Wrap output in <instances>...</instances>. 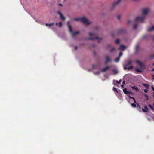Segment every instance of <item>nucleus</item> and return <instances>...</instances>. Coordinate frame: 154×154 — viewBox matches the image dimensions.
Listing matches in <instances>:
<instances>
[{"instance_id": "obj_1", "label": "nucleus", "mask_w": 154, "mask_h": 154, "mask_svg": "<svg viewBox=\"0 0 154 154\" xmlns=\"http://www.w3.org/2000/svg\"><path fill=\"white\" fill-rule=\"evenodd\" d=\"M73 20L75 21H80L86 25H88L91 23L85 17L74 18Z\"/></svg>"}, {"instance_id": "obj_2", "label": "nucleus", "mask_w": 154, "mask_h": 154, "mask_svg": "<svg viewBox=\"0 0 154 154\" xmlns=\"http://www.w3.org/2000/svg\"><path fill=\"white\" fill-rule=\"evenodd\" d=\"M68 27L69 28V31L70 34H71L72 36L73 37L75 35L79 34V32L78 31L76 32H74L72 29V27L70 25L69 22L68 21L67 23Z\"/></svg>"}, {"instance_id": "obj_3", "label": "nucleus", "mask_w": 154, "mask_h": 154, "mask_svg": "<svg viewBox=\"0 0 154 154\" xmlns=\"http://www.w3.org/2000/svg\"><path fill=\"white\" fill-rule=\"evenodd\" d=\"M132 63V61L131 60L128 61L127 63L124 65V68L125 69H128V70H130L133 69L134 66L132 65L130 66V65Z\"/></svg>"}, {"instance_id": "obj_4", "label": "nucleus", "mask_w": 154, "mask_h": 154, "mask_svg": "<svg viewBox=\"0 0 154 154\" xmlns=\"http://www.w3.org/2000/svg\"><path fill=\"white\" fill-rule=\"evenodd\" d=\"M89 35H93V37L88 38H87L88 40H92L94 39L100 40L102 39L101 38H99L96 35L92 34L91 33H89Z\"/></svg>"}, {"instance_id": "obj_5", "label": "nucleus", "mask_w": 154, "mask_h": 154, "mask_svg": "<svg viewBox=\"0 0 154 154\" xmlns=\"http://www.w3.org/2000/svg\"><path fill=\"white\" fill-rule=\"evenodd\" d=\"M145 16H137L136 17L135 19V21L136 22L137 21H139L140 22H143L144 21V19L145 18Z\"/></svg>"}, {"instance_id": "obj_6", "label": "nucleus", "mask_w": 154, "mask_h": 154, "mask_svg": "<svg viewBox=\"0 0 154 154\" xmlns=\"http://www.w3.org/2000/svg\"><path fill=\"white\" fill-rule=\"evenodd\" d=\"M149 11V9L148 8H145L142 10V13L144 15H146Z\"/></svg>"}, {"instance_id": "obj_7", "label": "nucleus", "mask_w": 154, "mask_h": 154, "mask_svg": "<svg viewBox=\"0 0 154 154\" xmlns=\"http://www.w3.org/2000/svg\"><path fill=\"white\" fill-rule=\"evenodd\" d=\"M121 1V0H118L116 2H114L112 5V8L113 9Z\"/></svg>"}, {"instance_id": "obj_8", "label": "nucleus", "mask_w": 154, "mask_h": 154, "mask_svg": "<svg viewBox=\"0 0 154 154\" xmlns=\"http://www.w3.org/2000/svg\"><path fill=\"white\" fill-rule=\"evenodd\" d=\"M111 59L109 56H106V61L105 62V64H106L108 62L111 61Z\"/></svg>"}, {"instance_id": "obj_9", "label": "nucleus", "mask_w": 154, "mask_h": 154, "mask_svg": "<svg viewBox=\"0 0 154 154\" xmlns=\"http://www.w3.org/2000/svg\"><path fill=\"white\" fill-rule=\"evenodd\" d=\"M57 13L60 15V17L62 20H64L65 19V17L60 11H57Z\"/></svg>"}, {"instance_id": "obj_10", "label": "nucleus", "mask_w": 154, "mask_h": 154, "mask_svg": "<svg viewBox=\"0 0 154 154\" xmlns=\"http://www.w3.org/2000/svg\"><path fill=\"white\" fill-rule=\"evenodd\" d=\"M109 66H108L105 68L102 69L101 70V71L102 72H106L107 70L109 69Z\"/></svg>"}, {"instance_id": "obj_11", "label": "nucleus", "mask_w": 154, "mask_h": 154, "mask_svg": "<svg viewBox=\"0 0 154 154\" xmlns=\"http://www.w3.org/2000/svg\"><path fill=\"white\" fill-rule=\"evenodd\" d=\"M144 108L145 109H142V110L143 112H146L148 111V109L146 106H144Z\"/></svg>"}, {"instance_id": "obj_12", "label": "nucleus", "mask_w": 154, "mask_h": 154, "mask_svg": "<svg viewBox=\"0 0 154 154\" xmlns=\"http://www.w3.org/2000/svg\"><path fill=\"white\" fill-rule=\"evenodd\" d=\"M125 48L126 47L125 46L122 45H121L120 46V48H119V49L120 50H124Z\"/></svg>"}, {"instance_id": "obj_13", "label": "nucleus", "mask_w": 154, "mask_h": 154, "mask_svg": "<svg viewBox=\"0 0 154 154\" xmlns=\"http://www.w3.org/2000/svg\"><path fill=\"white\" fill-rule=\"evenodd\" d=\"M154 30V26H153L149 28L148 29V31H151Z\"/></svg>"}, {"instance_id": "obj_14", "label": "nucleus", "mask_w": 154, "mask_h": 154, "mask_svg": "<svg viewBox=\"0 0 154 154\" xmlns=\"http://www.w3.org/2000/svg\"><path fill=\"white\" fill-rule=\"evenodd\" d=\"M56 25L57 26H59L60 27H61V26H62V23L61 22H60L59 23H56Z\"/></svg>"}, {"instance_id": "obj_15", "label": "nucleus", "mask_w": 154, "mask_h": 154, "mask_svg": "<svg viewBox=\"0 0 154 154\" xmlns=\"http://www.w3.org/2000/svg\"><path fill=\"white\" fill-rule=\"evenodd\" d=\"M136 62L139 65L140 67L142 66V64L140 61L137 60L136 61Z\"/></svg>"}, {"instance_id": "obj_16", "label": "nucleus", "mask_w": 154, "mask_h": 154, "mask_svg": "<svg viewBox=\"0 0 154 154\" xmlns=\"http://www.w3.org/2000/svg\"><path fill=\"white\" fill-rule=\"evenodd\" d=\"M54 23H50V24H48V23H46L45 25L47 26H52V25H54Z\"/></svg>"}, {"instance_id": "obj_17", "label": "nucleus", "mask_w": 154, "mask_h": 154, "mask_svg": "<svg viewBox=\"0 0 154 154\" xmlns=\"http://www.w3.org/2000/svg\"><path fill=\"white\" fill-rule=\"evenodd\" d=\"M138 26V24L137 23H135V24H134V26H133V28L134 29H137V27Z\"/></svg>"}, {"instance_id": "obj_18", "label": "nucleus", "mask_w": 154, "mask_h": 154, "mask_svg": "<svg viewBox=\"0 0 154 154\" xmlns=\"http://www.w3.org/2000/svg\"><path fill=\"white\" fill-rule=\"evenodd\" d=\"M123 91L124 92V93L125 94H128V91H127V89L126 88H125V89H124L123 90Z\"/></svg>"}, {"instance_id": "obj_19", "label": "nucleus", "mask_w": 154, "mask_h": 154, "mask_svg": "<svg viewBox=\"0 0 154 154\" xmlns=\"http://www.w3.org/2000/svg\"><path fill=\"white\" fill-rule=\"evenodd\" d=\"M135 70L136 72L139 73H141L142 72V70L138 69L136 68V69Z\"/></svg>"}, {"instance_id": "obj_20", "label": "nucleus", "mask_w": 154, "mask_h": 154, "mask_svg": "<svg viewBox=\"0 0 154 154\" xmlns=\"http://www.w3.org/2000/svg\"><path fill=\"white\" fill-rule=\"evenodd\" d=\"M144 96L146 100H149V98L148 95L145 94L144 95Z\"/></svg>"}, {"instance_id": "obj_21", "label": "nucleus", "mask_w": 154, "mask_h": 154, "mask_svg": "<svg viewBox=\"0 0 154 154\" xmlns=\"http://www.w3.org/2000/svg\"><path fill=\"white\" fill-rule=\"evenodd\" d=\"M115 50L116 48L114 47H113L111 49H110V52H112L113 51H115Z\"/></svg>"}, {"instance_id": "obj_22", "label": "nucleus", "mask_w": 154, "mask_h": 154, "mask_svg": "<svg viewBox=\"0 0 154 154\" xmlns=\"http://www.w3.org/2000/svg\"><path fill=\"white\" fill-rule=\"evenodd\" d=\"M129 98L130 99H133L134 100V103H136V100H135V98L134 97L130 96L129 97Z\"/></svg>"}, {"instance_id": "obj_23", "label": "nucleus", "mask_w": 154, "mask_h": 154, "mask_svg": "<svg viewBox=\"0 0 154 154\" xmlns=\"http://www.w3.org/2000/svg\"><path fill=\"white\" fill-rule=\"evenodd\" d=\"M148 106H149L150 107V108H151V109L152 110H154V108L152 106V105H151L150 104H149L148 105Z\"/></svg>"}, {"instance_id": "obj_24", "label": "nucleus", "mask_w": 154, "mask_h": 154, "mask_svg": "<svg viewBox=\"0 0 154 154\" xmlns=\"http://www.w3.org/2000/svg\"><path fill=\"white\" fill-rule=\"evenodd\" d=\"M115 43L117 44H119L120 43V41L119 39L116 40L115 42Z\"/></svg>"}, {"instance_id": "obj_25", "label": "nucleus", "mask_w": 154, "mask_h": 154, "mask_svg": "<svg viewBox=\"0 0 154 154\" xmlns=\"http://www.w3.org/2000/svg\"><path fill=\"white\" fill-rule=\"evenodd\" d=\"M132 89H135L136 90H138V88L136 86H132Z\"/></svg>"}, {"instance_id": "obj_26", "label": "nucleus", "mask_w": 154, "mask_h": 154, "mask_svg": "<svg viewBox=\"0 0 154 154\" xmlns=\"http://www.w3.org/2000/svg\"><path fill=\"white\" fill-rule=\"evenodd\" d=\"M120 60V57H117L116 59L115 60V61L116 62H118L119 61V60Z\"/></svg>"}, {"instance_id": "obj_27", "label": "nucleus", "mask_w": 154, "mask_h": 154, "mask_svg": "<svg viewBox=\"0 0 154 154\" xmlns=\"http://www.w3.org/2000/svg\"><path fill=\"white\" fill-rule=\"evenodd\" d=\"M131 105L133 107H136V105L135 103H131Z\"/></svg>"}, {"instance_id": "obj_28", "label": "nucleus", "mask_w": 154, "mask_h": 154, "mask_svg": "<svg viewBox=\"0 0 154 154\" xmlns=\"http://www.w3.org/2000/svg\"><path fill=\"white\" fill-rule=\"evenodd\" d=\"M94 73L95 75H98L100 74V72L99 71H96L95 72H94Z\"/></svg>"}, {"instance_id": "obj_29", "label": "nucleus", "mask_w": 154, "mask_h": 154, "mask_svg": "<svg viewBox=\"0 0 154 154\" xmlns=\"http://www.w3.org/2000/svg\"><path fill=\"white\" fill-rule=\"evenodd\" d=\"M139 48V45L138 44L136 45V49L137 51Z\"/></svg>"}, {"instance_id": "obj_30", "label": "nucleus", "mask_w": 154, "mask_h": 154, "mask_svg": "<svg viewBox=\"0 0 154 154\" xmlns=\"http://www.w3.org/2000/svg\"><path fill=\"white\" fill-rule=\"evenodd\" d=\"M112 88L113 90H114V91H116L117 93L118 92L117 90L116 89V88L113 87Z\"/></svg>"}, {"instance_id": "obj_31", "label": "nucleus", "mask_w": 154, "mask_h": 154, "mask_svg": "<svg viewBox=\"0 0 154 154\" xmlns=\"http://www.w3.org/2000/svg\"><path fill=\"white\" fill-rule=\"evenodd\" d=\"M143 85L144 86H145V87H148L149 86V85L147 84L143 83Z\"/></svg>"}, {"instance_id": "obj_32", "label": "nucleus", "mask_w": 154, "mask_h": 154, "mask_svg": "<svg viewBox=\"0 0 154 154\" xmlns=\"http://www.w3.org/2000/svg\"><path fill=\"white\" fill-rule=\"evenodd\" d=\"M117 18L118 20H119L120 19V15H118L117 17Z\"/></svg>"}, {"instance_id": "obj_33", "label": "nucleus", "mask_w": 154, "mask_h": 154, "mask_svg": "<svg viewBox=\"0 0 154 154\" xmlns=\"http://www.w3.org/2000/svg\"><path fill=\"white\" fill-rule=\"evenodd\" d=\"M154 58V54L150 56V58L152 59Z\"/></svg>"}, {"instance_id": "obj_34", "label": "nucleus", "mask_w": 154, "mask_h": 154, "mask_svg": "<svg viewBox=\"0 0 154 154\" xmlns=\"http://www.w3.org/2000/svg\"><path fill=\"white\" fill-rule=\"evenodd\" d=\"M122 55V52H120L119 53V57H121V56Z\"/></svg>"}, {"instance_id": "obj_35", "label": "nucleus", "mask_w": 154, "mask_h": 154, "mask_svg": "<svg viewBox=\"0 0 154 154\" xmlns=\"http://www.w3.org/2000/svg\"><path fill=\"white\" fill-rule=\"evenodd\" d=\"M116 82L118 84H119L120 83V81H116Z\"/></svg>"}, {"instance_id": "obj_36", "label": "nucleus", "mask_w": 154, "mask_h": 154, "mask_svg": "<svg viewBox=\"0 0 154 154\" xmlns=\"http://www.w3.org/2000/svg\"><path fill=\"white\" fill-rule=\"evenodd\" d=\"M122 32V31L121 30L119 31V32H116V33L117 34H119L120 33V32Z\"/></svg>"}, {"instance_id": "obj_37", "label": "nucleus", "mask_w": 154, "mask_h": 154, "mask_svg": "<svg viewBox=\"0 0 154 154\" xmlns=\"http://www.w3.org/2000/svg\"><path fill=\"white\" fill-rule=\"evenodd\" d=\"M144 91L146 93H147L148 91V90L146 89H145L144 90Z\"/></svg>"}, {"instance_id": "obj_38", "label": "nucleus", "mask_w": 154, "mask_h": 154, "mask_svg": "<svg viewBox=\"0 0 154 154\" xmlns=\"http://www.w3.org/2000/svg\"><path fill=\"white\" fill-rule=\"evenodd\" d=\"M58 5V6H60L61 7H62L63 6V5L61 4H59Z\"/></svg>"}, {"instance_id": "obj_39", "label": "nucleus", "mask_w": 154, "mask_h": 154, "mask_svg": "<svg viewBox=\"0 0 154 154\" xmlns=\"http://www.w3.org/2000/svg\"><path fill=\"white\" fill-rule=\"evenodd\" d=\"M111 46L109 44L107 45V47H110Z\"/></svg>"}, {"instance_id": "obj_40", "label": "nucleus", "mask_w": 154, "mask_h": 154, "mask_svg": "<svg viewBox=\"0 0 154 154\" xmlns=\"http://www.w3.org/2000/svg\"><path fill=\"white\" fill-rule=\"evenodd\" d=\"M125 81H123L122 82V84L124 85L125 84Z\"/></svg>"}, {"instance_id": "obj_41", "label": "nucleus", "mask_w": 154, "mask_h": 154, "mask_svg": "<svg viewBox=\"0 0 154 154\" xmlns=\"http://www.w3.org/2000/svg\"><path fill=\"white\" fill-rule=\"evenodd\" d=\"M152 89L154 91V87L153 86L152 87Z\"/></svg>"}, {"instance_id": "obj_42", "label": "nucleus", "mask_w": 154, "mask_h": 154, "mask_svg": "<svg viewBox=\"0 0 154 154\" xmlns=\"http://www.w3.org/2000/svg\"><path fill=\"white\" fill-rule=\"evenodd\" d=\"M77 48H78V47H77V46H75V50H76L77 49Z\"/></svg>"}, {"instance_id": "obj_43", "label": "nucleus", "mask_w": 154, "mask_h": 154, "mask_svg": "<svg viewBox=\"0 0 154 154\" xmlns=\"http://www.w3.org/2000/svg\"><path fill=\"white\" fill-rule=\"evenodd\" d=\"M95 66V65H92V67H93V68H94Z\"/></svg>"}, {"instance_id": "obj_44", "label": "nucleus", "mask_w": 154, "mask_h": 154, "mask_svg": "<svg viewBox=\"0 0 154 154\" xmlns=\"http://www.w3.org/2000/svg\"><path fill=\"white\" fill-rule=\"evenodd\" d=\"M131 23V21L130 20H128V23Z\"/></svg>"}, {"instance_id": "obj_45", "label": "nucleus", "mask_w": 154, "mask_h": 154, "mask_svg": "<svg viewBox=\"0 0 154 154\" xmlns=\"http://www.w3.org/2000/svg\"><path fill=\"white\" fill-rule=\"evenodd\" d=\"M92 46H93V47H95V45H94V44H92Z\"/></svg>"}, {"instance_id": "obj_46", "label": "nucleus", "mask_w": 154, "mask_h": 154, "mask_svg": "<svg viewBox=\"0 0 154 154\" xmlns=\"http://www.w3.org/2000/svg\"><path fill=\"white\" fill-rule=\"evenodd\" d=\"M152 76L153 77V79H154V74L152 75Z\"/></svg>"}, {"instance_id": "obj_47", "label": "nucleus", "mask_w": 154, "mask_h": 154, "mask_svg": "<svg viewBox=\"0 0 154 154\" xmlns=\"http://www.w3.org/2000/svg\"><path fill=\"white\" fill-rule=\"evenodd\" d=\"M121 86L122 87V88H124V86L122 85H121Z\"/></svg>"}, {"instance_id": "obj_48", "label": "nucleus", "mask_w": 154, "mask_h": 154, "mask_svg": "<svg viewBox=\"0 0 154 154\" xmlns=\"http://www.w3.org/2000/svg\"><path fill=\"white\" fill-rule=\"evenodd\" d=\"M153 97L154 98V92L153 93Z\"/></svg>"}, {"instance_id": "obj_49", "label": "nucleus", "mask_w": 154, "mask_h": 154, "mask_svg": "<svg viewBox=\"0 0 154 154\" xmlns=\"http://www.w3.org/2000/svg\"><path fill=\"white\" fill-rule=\"evenodd\" d=\"M98 43H100V40H99L98 41Z\"/></svg>"}, {"instance_id": "obj_50", "label": "nucleus", "mask_w": 154, "mask_h": 154, "mask_svg": "<svg viewBox=\"0 0 154 154\" xmlns=\"http://www.w3.org/2000/svg\"><path fill=\"white\" fill-rule=\"evenodd\" d=\"M152 71H154V69H152Z\"/></svg>"}, {"instance_id": "obj_51", "label": "nucleus", "mask_w": 154, "mask_h": 154, "mask_svg": "<svg viewBox=\"0 0 154 154\" xmlns=\"http://www.w3.org/2000/svg\"><path fill=\"white\" fill-rule=\"evenodd\" d=\"M112 35V36L113 37H114V36L113 35Z\"/></svg>"}, {"instance_id": "obj_52", "label": "nucleus", "mask_w": 154, "mask_h": 154, "mask_svg": "<svg viewBox=\"0 0 154 154\" xmlns=\"http://www.w3.org/2000/svg\"><path fill=\"white\" fill-rule=\"evenodd\" d=\"M152 65H153V66H154V63Z\"/></svg>"}, {"instance_id": "obj_53", "label": "nucleus", "mask_w": 154, "mask_h": 154, "mask_svg": "<svg viewBox=\"0 0 154 154\" xmlns=\"http://www.w3.org/2000/svg\"><path fill=\"white\" fill-rule=\"evenodd\" d=\"M153 40H154V37L153 38Z\"/></svg>"}, {"instance_id": "obj_54", "label": "nucleus", "mask_w": 154, "mask_h": 154, "mask_svg": "<svg viewBox=\"0 0 154 154\" xmlns=\"http://www.w3.org/2000/svg\"><path fill=\"white\" fill-rule=\"evenodd\" d=\"M153 105L154 106V103H153Z\"/></svg>"}]
</instances>
